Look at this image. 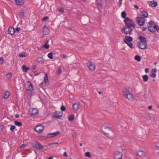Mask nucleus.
<instances>
[{
	"label": "nucleus",
	"mask_w": 159,
	"mask_h": 159,
	"mask_svg": "<svg viewBox=\"0 0 159 159\" xmlns=\"http://www.w3.org/2000/svg\"><path fill=\"white\" fill-rule=\"evenodd\" d=\"M131 27H133L134 29L135 27V24L133 23L129 24L128 25H125L121 29V31L122 33L125 34H129L131 35L132 34L131 32L133 30Z\"/></svg>",
	"instance_id": "nucleus-1"
},
{
	"label": "nucleus",
	"mask_w": 159,
	"mask_h": 159,
	"mask_svg": "<svg viewBox=\"0 0 159 159\" xmlns=\"http://www.w3.org/2000/svg\"><path fill=\"white\" fill-rule=\"evenodd\" d=\"M102 132L105 134H107L108 137H111L114 134V131L110 127L105 126L102 130Z\"/></svg>",
	"instance_id": "nucleus-2"
},
{
	"label": "nucleus",
	"mask_w": 159,
	"mask_h": 159,
	"mask_svg": "<svg viewBox=\"0 0 159 159\" xmlns=\"http://www.w3.org/2000/svg\"><path fill=\"white\" fill-rule=\"evenodd\" d=\"M137 21L138 24L140 26H143L145 23V19L143 17H137Z\"/></svg>",
	"instance_id": "nucleus-3"
},
{
	"label": "nucleus",
	"mask_w": 159,
	"mask_h": 159,
	"mask_svg": "<svg viewBox=\"0 0 159 159\" xmlns=\"http://www.w3.org/2000/svg\"><path fill=\"white\" fill-rule=\"evenodd\" d=\"M33 147L38 150H40L43 148V147L38 142H35L32 144Z\"/></svg>",
	"instance_id": "nucleus-4"
},
{
	"label": "nucleus",
	"mask_w": 159,
	"mask_h": 159,
	"mask_svg": "<svg viewBox=\"0 0 159 159\" xmlns=\"http://www.w3.org/2000/svg\"><path fill=\"white\" fill-rule=\"evenodd\" d=\"M124 96L129 100L132 99L134 96L133 95L130 93L129 91H125L123 92Z\"/></svg>",
	"instance_id": "nucleus-5"
},
{
	"label": "nucleus",
	"mask_w": 159,
	"mask_h": 159,
	"mask_svg": "<svg viewBox=\"0 0 159 159\" xmlns=\"http://www.w3.org/2000/svg\"><path fill=\"white\" fill-rule=\"evenodd\" d=\"M122 153L118 151H116L114 154L115 159H121L122 157Z\"/></svg>",
	"instance_id": "nucleus-6"
},
{
	"label": "nucleus",
	"mask_w": 159,
	"mask_h": 159,
	"mask_svg": "<svg viewBox=\"0 0 159 159\" xmlns=\"http://www.w3.org/2000/svg\"><path fill=\"white\" fill-rule=\"evenodd\" d=\"M44 126L42 125L37 126L34 129V130L38 133H41L43 130Z\"/></svg>",
	"instance_id": "nucleus-7"
},
{
	"label": "nucleus",
	"mask_w": 159,
	"mask_h": 159,
	"mask_svg": "<svg viewBox=\"0 0 159 159\" xmlns=\"http://www.w3.org/2000/svg\"><path fill=\"white\" fill-rule=\"evenodd\" d=\"M28 84V86L26 88V90L27 91H30V92H32L34 90V87L33 84L30 81L27 82V84Z\"/></svg>",
	"instance_id": "nucleus-8"
},
{
	"label": "nucleus",
	"mask_w": 159,
	"mask_h": 159,
	"mask_svg": "<svg viewBox=\"0 0 159 159\" xmlns=\"http://www.w3.org/2000/svg\"><path fill=\"white\" fill-rule=\"evenodd\" d=\"M133 40V38L132 37L128 36H125V39H124V42L126 43H130Z\"/></svg>",
	"instance_id": "nucleus-9"
},
{
	"label": "nucleus",
	"mask_w": 159,
	"mask_h": 159,
	"mask_svg": "<svg viewBox=\"0 0 159 159\" xmlns=\"http://www.w3.org/2000/svg\"><path fill=\"white\" fill-rule=\"evenodd\" d=\"M60 134V131H57L56 132L54 133H49L46 137L49 138H51L55 136Z\"/></svg>",
	"instance_id": "nucleus-10"
},
{
	"label": "nucleus",
	"mask_w": 159,
	"mask_h": 159,
	"mask_svg": "<svg viewBox=\"0 0 159 159\" xmlns=\"http://www.w3.org/2000/svg\"><path fill=\"white\" fill-rule=\"evenodd\" d=\"M86 64L90 70L93 71L95 69V66L94 64L92 63L91 62L86 63Z\"/></svg>",
	"instance_id": "nucleus-11"
},
{
	"label": "nucleus",
	"mask_w": 159,
	"mask_h": 159,
	"mask_svg": "<svg viewBox=\"0 0 159 159\" xmlns=\"http://www.w3.org/2000/svg\"><path fill=\"white\" fill-rule=\"evenodd\" d=\"M137 44L139 48L142 49H146L148 46L147 44L141 43V42H138Z\"/></svg>",
	"instance_id": "nucleus-12"
},
{
	"label": "nucleus",
	"mask_w": 159,
	"mask_h": 159,
	"mask_svg": "<svg viewBox=\"0 0 159 159\" xmlns=\"http://www.w3.org/2000/svg\"><path fill=\"white\" fill-rule=\"evenodd\" d=\"M50 32V30L48 27L46 25H44L43 28V34L45 35L48 34Z\"/></svg>",
	"instance_id": "nucleus-13"
},
{
	"label": "nucleus",
	"mask_w": 159,
	"mask_h": 159,
	"mask_svg": "<svg viewBox=\"0 0 159 159\" xmlns=\"http://www.w3.org/2000/svg\"><path fill=\"white\" fill-rule=\"evenodd\" d=\"M62 113L61 112H59L57 111L55 112V113L54 114L53 116L56 118L60 119L62 116Z\"/></svg>",
	"instance_id": "nucleus-14"
},
{
	"label": "nucleus",
	"mask_w": 159,
	"mask_h": 159,
	"mask_svg": "<svg viewBox=\"0 0 159 159\" xmlns=\"http://www.w3.org/2000/svg\"><path fill=\"white\" fill-rule=\"evenodd\" d=\"M139 39L140 41V42H141V43L143 44H147L146 39L145 37L141 36H139Z\"/></svg>",
	"instance_id": "nucleus-15"
},
{
	"label": "nucleus",
	"mask_w": 159,
	"mask_h": 159,
	"mask_svg": "<svg viewBox=\"0 0 159 159\" xmlns=\"http://www.w3.org/2000/svg\"><path fill=\"white\" fill-rule=\"evenodd\" d=\"M137 155L141 157H144L146 155V153L145 152L140 150L137 152Z\"/></svg>",
	"instance_id": "nucleus-16"
},
{
	"label": "nucleus",
	"mask_w": 159,
	"mask_h": 159,
	"mask_svg": "<svg viewBox=\"0 0 159 159\" xmlns=\"http://www.w3.org/2000/svg\"><path fill=\"white\" fill-rule=\"evenodd\" d=\"M125 19L124 22L125 24V25H128L129 24V23H128V22H130L131 23H133V22L132 20L128 17H126Z\"/></svg>",
	"instance_id": "nucleus-17"
},
{
	"label": "nucleus",
	"mask_w": 159,
	"mask_h": 159,
	"mask_svg": "<svg viewBox=\"0 0 159 159\" xmlns=\"http://www.w3.org/2000/svg\"><path fill=\"white\" fill-rule=\"evenodd\" d=\"M80 107V104L79 103H75L73 105L74 110L76 111L78 110Z\"/></svg>",
	"instance_id": "nucleus-18"
},
{
	"label": "nucleus",
	"mask_w": 159,
	"mask_h": 159,
	"mask_svg": "<svg viewBox=\"0 0 159 159\" xmlns=\"http://www.w3.org/2000/svg\"><path fill=\"white\" fill-rule=\"evenodd\" d=\"M15 32V30L12 27H10L9 28L8 32L9 34L11 35H13Z\"/></svg>",
	"instance_id": "nucleus-19"
},
{
	"label": "nucleus",
	"mask_w": 159,
	"mask_h": 159,
	"mask_svg": "<svg viewBox=\"0 0 159 159\" xmlns=\"http://www.w3.org/2000/svg\"><path fill=\"white\" fill-rule=\"evenodd\" d=\"M39 110L37 108H33L32 111L30 112L31 115H35L39 114Z\"/></svg>",
	"instance_id": "nucleus-20"
},
{
	"label": "nucleus",
	"mask_w": 159,
	"mask_h": 159,
	"mask_svg": "<svg viewBox=\"0 0 159 159\" xmlns=\"http://www.w3.org/2000/svg\"><path fill=\"white\" fill-rule=\"evenodd\" d=\"M148 3L149 5L152 7H156L157 6V2H155L154 1H152L148 2Z\"/></svg>",
	"instance_id": "nucleus-21"
},
{
	"label": "nucleus",
	"mask_w": 159,
	"mask_h": 159,
	"mask_svg": "<svg viewBox=\"0 0 159 159\" xmlns=\"http://www.w3.org/2000/svg\"><path fill=\"white\" fill-rule=\"evenodd\" d=\"M16 2L17 5H23L24 4L23 0H15Z\"/></svg>",
	"instance_id": "nucleus-22"
},
{
	"label": "nucleus",
	"mask_w": 159,
	"mask_h": 159,
	"mask_svg": "<svg viewBox=\"0 0 159 159\" xmlns=\"http://www.w3.org/2000/svg\"><path fill=\"white\" fill-rule=\"evenodd\" d=\"M36 61L39 63H43L44 62L45 60L42 57H39L36 59Z\"/></svg>",
	"instance_id": "nucleus-23"
},
{
	"label": "nucleus",
	"mask_w": 159,
	"mask_h": 159,
	"mask_svg": "<svg viewBox=\"0 0 159 159\" xmlns=\"http://www.w3.org/2000/svg\"><path fill=\"white\" fill-rule=\"evenodd\" d=\"M44 81L45 83L49 84L48 74H46L44 78Z\"/></svg>",
	"instance_id": "nucleus-24"
},
{
	"label": "nucleus",
	"mask_w": 159,
	"mask_h": 159,
	"mask_svg": "<svg viewBox=\"0 0 159 159\" xmlns=\"http://www.w3.org/2000/svg\"><path fill=\"white\" fill-rule=\"evenodd\" d=\"M141 15L145 18H147L148 16V14L147 11H143L142 12Z\"/></svg>",
	"instance_id": "nucleus-25"
},
{
	"label": "nucleus",
	"mask_w": 159,
	"mask_h": 159,
	"mask_svg": "<svg viewBox=\"0 0 159 159\" xmlns=\"http://www.w3.org/2000/svg\"><path fill=\"white\" fill-rule=\"evenodd\" d=\"M149 93L146 92V90L145 91V92L144 93L143 97L145 99V100H146L147 99L149 98Z\"/></svg>",
	"instance_id": "nucleus-26"
},
{
	"label": "nucleus",
	"mask_w": 159,
	"mask_h": 159,
	"mask_svg": "<svg viewBox=\"0 0 159 159\" xmlns=\"http://www.w3.org/2000/svg\"><path fill=\"white\" fill-rule=\"evenodd\" d=\"M148 30L152 33H154L156 31V30H154V29L152 28V26H148Z\"/></svg>",
	"instance_id": "nucleus-27"
},
{
	"label": "nucleus",
	"mask_w": 159,
	"mask_h": 159,
	"mask_svg": "<svg viewBox=\"0 0 159 159\" xmlns=\"http://www.w3.org/2000/svg\"><path fill=\"white\" fill-rule=\"evenodd\" d=\"M10 93L9 91H7L6 93L3 97V98L5 99H7L10 96Z\"/></svg>",
	"instance_id": "nucleus-28"
},
{
	"label": "nucleus",
	"mask_w": 159,
	"mask_h": 159,
	"mask_svg": "<svg viewBox=\"0 0 159 159\" xmlns=\"http://www.w3.org/2000/svg\"><path fill=\"white\" fill-rule=\"evenodd\" d=\"M142 78L144 82L147 81L148 79V76L147 75H144L142 76Z\"/></svg>",
	"instance_id": "nucleus-29"
},
{
	"label": "nucleus",
	"mask_w": 159,
	"mask_h": 159,
	"mask_svg": "<svg viewBox=\"0 0 159 159\" xmlns=\"http://www.w3.org/2000/svg\"><path fill=\"white\" fill-rule=\"evenodd\" d=\"M49 42V40H47L46 41L45 44L44 45L43 47L44 48H45L48 49L49 48V45H48V43Z\"/></svg>",
	"instance_id": "nucleus-30"
},
{
	"label": "nucleus",
	"mask_w": 159,
	"mask_h": 159,
	"mask_svg": "<svg viewBox=\"0 0 159 159\" xmlns=\"http://www.w3.org/2000/svg\"><path fill=\"white\" fill-rule=\"evenodd\" d=\"M134 59L138 61H140L141 60V57L140 56L137 55L135 56Z\"/></svg>",
	"instance_id": "nucleus-31"
},
{
	"label": "nucleus",
	"mask_w": 159,
	"mask_h": 159,
	"mask_svg": "<svg viewBox=\"0 0 159 159\" xmlns=\"http://www.w3.org/2000/svg\"><path fill=\"white\" fill-rule=\"evenodd\" d=\"M15 125L18 126H21L22 125V123L20 121H15Z\"/></svg>",
	"instance_id": "nucleus-32"
},
{
	"label": "nucleus",
	"mask_w": 159,
	"mask_h": 159,
	"mask_svg": "<svg viewBox=\"0 0 159 159\" xmlns=\"http://www.w3.org/2000/svg\"><path fill=\"white\" fill-rule=\"evenodd\" d=\"M97 1L98 0H96V4L97 5L99 9L100 8H101L102 5L101 3L98 2H97Z\"/></svg>",
	"instance_id": "nucleus-33"
},
{
	"label": "nucleus",
	"mask_w": 159,
	"mask_h": 159,
	"mask_svg": "<svg viewBox=\"0 0 159 159\" xmlns=\"http://www.w3.org/2000/svg\"><path fill=\"white\" fill-rule=\"evenodd\" d=\"M126 12L125 11H123L121 13V17L123 18H125L126 17Z\"/></svg>",
	"instance_id": "nucleus-34"
},
{
	"label": "nucleus",
	"mask_w": 159,
	"mask_h": 159,
	"mask_svg": "<svg viewBox=\"0 0 159 159\" xmlns=\"http://www.w3.org/2000/svg\"><path fill=\"white\" fill-rule=\"evenodd\" d=\"M74 116L73 114L71 115L69 118H68V120L69 121H71L74 120Z\"/></svg>",
	"instance_id": "nucleus-35"
},
{
	"label": "nucleus",
	"mask_w": 159,
	"mask_h": 159,
	"mask_svg": "<svg viewBox=\"0 0 159 159\" xmlns=\"http://www.w3.org/2000/svg\"><path fill=\"white\" fill-rule=\"evenodd\" d=\"M22 70L24 72H27V67L26 66L24 65L21 67Z\"/></svg>",
	"instance_id": "nucleus-36"
},
{
	"label": "nucleus",
	"mask_w": 159,
	"mask_h": 159,
	"mask_svg": "<svg viewBox=\"0 0 159 159\" xmlns=\"http://www.w3.org/2000/svg\"><path fill=\"white\" fill-rule=\"evenodd\" d=\"M48 56L50 59H52L53 58V53L52 52H51L49 53Z\"/></svg>",
	"instance_id": "nucleus-37"
},
{
	"label": "nucleus",
	"mask_w": 159,
	"mask_h": 159,
	"mask_svg": "<svg viewBox=\"0 0 159 159\" xmlns=\"http://www.w3.org/2000/svg\"><path fill=\"white\" fill-rule=\"evenodd\" d=\"M85 156L86 157H88L89 158H90L92 157V156L90 154V153L89 152H87L85 153Z\"/></svg>",
	"instance_id": "nucleus-38"
},
{
	"label": "nucleus",
	"mask_w": 159,
	"mask_h": 159,
	"mask_svg": "<svg viewBox=\"0 0 159 159\" xmlns=\"http://www.w3.org/2000/svg\"><path fill=\"white\" fill-rule=\"evenodd\" d=\"M11 127L10 128V130L11 131L14 132V129L16 128V126L14 125H10Z\"/></svg>",
	"instance_id": "nucleus-39"
},
{
	"label": "nucleus",
	"mask_w": 159,
	"mask_h": 159,
	"mask_svg": "<svg viewBox=\"0 0 159 159\" xmlns=\"http://www.w3.org/2000/svg\"><path fill=\"white\" fill-rule=\"evenodd\" d=\"M149 26H152V27L153 25H154L155 24L154 23V22H153L152 20H151L149 21Z\"/></svg>",
	"instance_id": "nucleus-40"
},
{
	"label": "nucleus",
	"mask_w": 159,
	"mask_h": 159,
	"mask_svg": "<svg viewBox=\"0 0 159 159\" xmlns=\"http://www.w3.org/2000/svg\"><path fill=\"white\" fill-rule=\"evenodd\" d=\"M26 53H22L19 55V57H26L27 55H25Z\"/></svg>",
	"instance_id": "nucleus-41"
},
{
	"label": "nucleus",
	"mask_w": 159,
	"mask_h": 159,
	"mask_svg": "<svg viewBox=\"0 0 159 159\" xmlns=\"http://www.w3.org/2000/svg\"><path fill=\"white\" fill-rule=\"evenodd\" d=\"M128 46H129L130 48H133V44L130 43H127L126 44Z\"/></svg>",
	"instance_id": "nucleus-42"
},
{
	"label": "nucleus",
	"mask_w": 159,
	"mask_h": 159,
	"mask_svg": "<svg viewBox=\"0 0 159 159\" xmlns=\"http://www.w3.org/2000/svg\"><path fill=\"white\" fill-rule=\"evenodd\" d=\"M6 76L8 78H10L12 76V74L11 73H9L7 74Z\"/></svg>",
	"instance_id": "nucleus-43"
},
{
	"label": "nucleus",
	"mask_w": 159,
	"mask_h": 159,
	"mask_svg": "<svg viewBox=\"0 0 159 159\" xmlns=\"http://www.w3.org/2000/svg\"><path fill=\"white\" fill-rule=\"evenodd\" d=\"M61 110L62 111H64L66 110V107H65L62 105L61 107Z\"/></svg>",
	"instance_id": "nucleus-44"
},
{
	"label": "nucleus",
	"mask_w": 159,
	"mask_h": 159,
	"mask_svg": "<svg viewBox=\"0 0 159 159\" xmlns=\"http://www.w3.org/2000/svg\"><path fill=\"white\" fill-rule=\"evenodd\" d=\"M49 18L48 16H46L44 17L42 19L43 21H46L48 20Z\"/></svg>",
	"instance_id": "nucleus-45"
},
{
	"label": "nucleus",
	"mask_w": 159,
	"mask_h": 159,
	"mask_svg": "<svg viewBox=\"0 0 159 159\" xmlns=\"http://www.w3.org/2000/svg\"><path fill=\"white\" fill-rule=\"evenodd\" d=\"M26 146V145L25 144H23L20 146L19 147V148H21L22 150L24 149L25 147Z\"/></svg>",
	"instance_id": "nucleus-46"
},
{
	"label": "nucleus",
	"mask_w": 159,
	"mask_h": 159,
	"mask_svg": "<svg viewBox=\"0 0 159 159\" xmlns=\"http://www.w3.org/2000/svg\"><path fill=\"white\" fill-rule=\"evenodd\" d=\"M62 68L60 67L58 70V71L57 72V74H58L60 73H61L62 72L61 70Z\"/></svg>",
	"instance_id": "nucleus-47"
},
{
	"label": "nucleus",
	"mask_w": 159,
	"mask_h": 159,
	"mask_svg": "<svg viewBox=\"0 0 159 159\" xmlns=\"http://www.w3.org/2000/svg\"><path fill=\"white\" fill-rule=\"evenodd\" d=\"M150 76L154 78L156 77V75L155 73H153L151 74Z\"/></svg>",
	"instance_id": "nucleus-48"
},
{
	"label": "nucleus",
	"mask_w": 159,
	"mask_h": 159,
	"mask_svg": "<svg viewBox=\"0 0 159 159\" xmlns=\"http://www.w3.org/2000/svg\"><path fill=\"white\" fill-rule=\"evenodd\" d=\"M19 14L20 15L22 16H24L25 15L24 12V11H21L19 12Z\"/></svg>",
	"instance_id": "nucleus-49"
},
{
	"label": "nucleus",
	"mask_w": 159,
	"mask_h": 159,
	"mask_svg": "<svg viewBox=\"0 0 159 159\" xmlns=\"http://www.w3.org/2000/svg\"><path fill=\"white\" fill-rule=\"evenodd\" d=\"M58 10H59V11L60 12L64 13V9H63L62 8H60Z\"/></svg>",
	"instance_id": "nucleus-50"
},
{
	"label": "nucleus",
	"mask_w": 159,
	"mask_h": 159,
	"mask_svg": "<svg viewBox=\"0 0 159 159\" xmlns=\"http://www.w3.org/2000/svg\"><path fill=\"white\" fill-rule=\"evenodd\" d=\"M76 136H77L76 133L75 132H74L72 134V137L75 138H76Z\"/></svg>",
	"instance_id": "nucleus-51"
},
{
	"label": "nucleus",
	"mask_w": 159,
	"mask_h": 159,
	"mask_svg": "<svg viewBox=\"0 0 159 159\" xmlns=\"http://www.w3.org/2000/svg\"><path fill=\"white\" fill-rule=\"evenodd\" d=\"M3 62V59L2 57H0V64H2Z\"/></svg>",
	"instance_id": "nucleus-52"
},
{
	"label": "nucleus",
	"mask_w": 159,
	"mask_h": 159,
	"mask_svg": "<svg viewBox=\"0 0 159 159\" xmlns=\"http://www.w3.org/2000/svg\"><path fill=\"white\" fill-rule=\"evenodd\" d=\"M122 0H119V2L118 3V5L119 6H121L122 4Z\"/></svg>",
	"instance_id": "nucleus-53"
},
{
	"label": "nucleus",
	"mask_w": 159,
	"mask_h": 159,
	"mask_svg": "<svg viewBox=\"0 0 159 159\" xmlns=\"http://www.w3.org/2000/svg\"><path fill=\"white\" fill-rule=\"evenodd\" d=\"M149 69L148 68H146L145 69V71L146 73H148L149 72Z\"/></svg>",
	"instance_id": "nucleus-54"
},
{
	"label": "nucleus",
	"mask_w": 159,
	"mask_h": 159,
	"mask_svg": "<svg viewBox=\"0 0 159 159\" xmlns=\"http://www.w3.org/2000/svg\"><path fill=\"white\" fill-rule=\"evenodd\" d=\"M58 143L57 142H54V143H49L48 144V146H50L51 145H52L53 144H58Z\"/></svg>",
	"instance_id": "nucleus-55"
},
{
	"label": "nucleus",
	"mask_w": 159,
	"mask_h": 159,
	"mask_svg": "<svg viewBox=\"0 0 159 159\" xmlns=\"http://www.w3.org/2000/svg\"><path fill=\"white\" fill-rule=\"evenodd\" d=\"M152 71L153 72V73H155L157 72V70L156 69L154 68L153 69Z\"/></svg>",
	"instance_id": "nucleus-56"
},
{
	"label": "nucleus",
	"mask_w": 159,
	"mask_h": 159,
	"mask_svg": "<svg viewBox=\"0 0 159 159\" xmlns=\"http://www.w3.org/2000/svg\"><path fill=\"white\" fill-rule=\"evenodd\" d=\"M20 28H16V30H15V31H16V32H19L20 30Z\"/></svg>",
	"instance_id": "nucleus-57"
},
{
	"label": "nucleus",
	"mask_w": 159,
	"mask_h": 159,
	"mask_svg": "<svg viewBox=\"0 0 159 159\" xmlns=\"http://www.w3.org/2000/svg\"><path fill=\"white\" fill-rule=\"evenodd\" d=\"M157 26L155 24L154 26H152V28L154 29L155 30H156V28H157Z\"/></svg>",
	"instance_id": "nucleus-58"
},
{
	"label": "nucleus",
	"mask_w": 159,
	"mask_h": 159,
	"mask_svg": "<svg viewBox=\"0 0 159 159\" xmlns=\"http://www.w3.org/2000/svg\"><path fill=\"white\" fill-rule=\"evenodd\" d=\"M4 128V125H0V129L2 130Z\"/></svg>",
	"instance_id": "nucleus-59"
},
{
	"label": "nucleus",
	"mask_w": 159,
	"mask_h": 159,
	"mask_svg": "<svg viewBox=\"0 0 159 159\" xmlns=\"http://www.w3.org/2000/svg\"><path fill=\"white\" fill-rule=\"evenodd\" d=\"M63 155L65 157H67L68 156V155L67 154V153L66 152H65L63 153Z\"/></svg>",
	"instance_id": "nucleus-60"
},
{
	"label": "nucleus",
	"mask_w": 159,
	"mask_h": 159,
	"mask_svg": "<svg viewBox=\"0 0 159 159\" xmlns=\"http://www.w3.org/2000/svg\"><path fill=\"white\" fill-rule=\"evenodd\" d=\"M157 28H156V31L157 30L158 32L159 33V26H157Z\"/></svg>",
	"instance_id": "nucleus-61"
},
{
	"label": "nucleus",
	"mask_w": 159,
	"mask_h": 159,
	"mask_svg": "<svg viewBox=\"0 0 159 159\" xmlns=\"http://www.w3.org/2000/svg\"><path fill=\"white\" fill-rule=\"evenodd\" d=\"M32 69L33 70H35L36 69V66L35 65H33L32 67Z\"/></svg>",
	"instance_id": "nucleus-62"
},
{
	"label": "nucleus",
	"mask_w": 159,
	"mask_h": 159,
	"mask_svg": "<svg viewBox=\"0 0 159 159\" xmlns=\"http://www.w3.org/2000/svg\"><path fill=\"white\" fill-rule=\"evenodd\" d=\"M152 106H148V109L149 110H151L152 109Z\"/></svg>",
	"instance_id": "nucleus-63"
},
{
	"label": "nucleus",
	"mask_w": 159,
	"mask_h": 159,
	"mask_svg": "<svg viewBox=\"0 0 159 159\" xmlns=\"http://www.w3.org/2000/svg\"><path fill=\"white\" fill-rule=\"evenodd\" d=\"M134 7L135 8H136V9H139V6H137V5H134Z\"/></svg>",
	"instance_id": "nucleus-64"
}]
</instances>
